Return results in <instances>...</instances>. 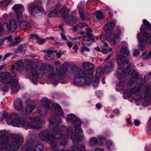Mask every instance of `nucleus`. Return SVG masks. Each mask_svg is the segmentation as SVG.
<instances>
[{
	"label": "nucleus",
	"instance_id": "1",
	"mask_svg": "<svg viewBox=\"0 0 151 151\" xmlns=\"http://www.w3.org/2000/svg\"><path fill=\"white\" fill-rule=\"evenodd\" d=\"M54 120L51 118L49 120V127L50 132L48 130L44 129L39 135V138L50 144L51 148L55 149L56 147L58 140L65 139L69 137L73 133L72 128L64 126H58L62 122V120L58 116H55Z\"/></svg>",
	"mask_w": 151,
	"mask_h": 151
},
{
	"label": "nucleus",
	"instance_id": "2",
	"mask_svg": "<svg viewBox=\"0 0 151 151\" xmlns=\"http://www.w3.org/2000/svg\"><path fill=\"white\" fill-rule=\"evenodd\" d=\"M30 119L33 121L28 123L25 118L20 117L17 114L13 113L7 116L6 121L8 124H12L14 127H22L24 128L28 127L34 129H38L42 127L40 123L42 120H40L39 117L32 116L30 117Z\"/></svg>",
	"mask_w": 151,
	"mask_h": 151
},
{
	"label": "nucleus",
	"instance_id": "3",
	"mask_svg": "<svg viewBox=\"0 0 151 151\" xmlns=\"http://www.w3.org/2000/svg\"><path fill=\"white\" fill-rule=\"evenodd\" d=\"M24 141V139L21 136H16L12 141L9 147V142L8 137L6 135V132L0 130V150L4 151H16L20 145Z\"/></svg>",
	"mask_w": 151,
	"mask_h": 151
},
{
	"label": "nucleus",
	"instance_id": "4",
	"mask_svg": "<svg viewBox=\"0 0 151 151\" xmlns=\"http://www.w3.org/2000/svg\"><path fill=\"white\" fill-rule=\"evenodd\" d=\"M116 59L118 64L116 76L120 80V83H123L125 82L124 78L131 72L130 63L126 58L123 55H118L116 56Z\"/></svg>",
	"mask_w": 151,
	"mask_h": 151
},
{
	"label": "nucleus",
	"instance_id": "5",
	"mask_svg": "<svg viewBox=\"0 0 151 151\" xmlns=\"http://www.w3.org/2000/svg\"><path fill=\"white\" fill-rule=\"evenodd\" d=\"M44 72L49 78L56 82L52 83L55 86L58 84V82L60 80L64 78L66 76L65 71L63 67H59L56 68V72L52 66L48 65L46 66L44 70Z\"/></svg>",
	"mask_w": 151,
	"mask_h": 151
},
{
	"label": "nucleus",
	"instance_id": "6",
	"mask_svg": "<svg viewBox=\"0 0 151 151\" xmlns=\"http://www.w3.org/2000/svg\"><path fill=\"white\" fill-rule=\"evenodd\" d=\"M116 24L114 21H111L108 22L104 26V29L106 32V40L109 42L113 40V44H115L120 40V36L121 32L119 30L116 31L113 33L111 30L114 28Z\"/></svg>",
	"mask_w": 151,
	"mask_h": 151
},
{
	"label": "nucleus",
	"instance_id": "7",
	"mask_svg": "<svg viewBox=\"0 0 151 151\" xmlns=\"http://www.w3.org/2000/svg\"><path fill=\"white\" fill-rule=\"evenodd\" d=\"M12 9L15 12L17 21L19 23V25L21 28L24 29L30 26L29 22L22 20L23 19V13L25 10V8L22 4H16L12 7Z\"/></svg>",
	"mask_w": 151,
	"mask_h": 151
},
{
	"label": "nucleus",
	"instance_id": "8",
	"mask_svg": "<svg viewBox=\"0 0 151 151\" xmlns=\"http://www.w3.org/2000/svg\"><path fill=\"white\" fill-rule=\"evenodd\" d=\"M36 4L34 3L28 5V10L30 14L32 16L38 19L41 17L44 11L41 6L42 2L40 1H35Z\"/></svg>",
	"mask_w": 151,
	"mask_h": 151
},
{
	"label": "nucleus",
	"instance_id": "9",
	"mask_svg": "<svg viewBox=\"0 0 151 151\" xmlns=\"http://www.w3.org/2000/svg\"><path fill=\"white\" fill-rule=\"evenodd\" d=\"M44 65L42 63H37L35 67L31 66L30 68L32 75V81L34 83L37 82L38 78H41L43 75Z\"/></svg>",
	"mask_w": 151,
	"mask_h": 151
},
{
	"label": "nucleus",
	"instance_id": "10",
	"mask_svg": "<svg viewBox=\"0 0 151 151\" xmlns=\"http://www.w3.org/2000/svg\"><path fill=\"white\" fill-rule=\"evenodd\" d=\"M149 84H150V86L148 88H143L140 93H138L137 92L135 93V96H138L140 98H145L144 101L142 103V105L145 106H147L149 105L151 98L150 93V91L151 89V82H150Z\"/></svg>",
	"mask_w": 151,
	"mask_h": 151
},
{
	"label": "nucleus",
	"instance_id": "11",
	"mask_svg": "<svg viewBox=\"0 0 151 151\" xmlns=\"http://www.w3.org/2000/svg\"><path fill=\"white\" fill-rule=\"evenodd\" d=\"M86 73L82 69H78L75 72L74 81L75 85L81 86L87 84L85 79Z\"/></svg>",
	"mask_w": 151,
	"mask_h": 151
},
{
	"label": "nucleus",
	"instance_id": "12",
	"mask_svg": "<svg viewBox=\"0 0 151 151\" xmlns=\"http://www.w3.org/2000/svg\"><path fill=\"white\" fill-rule=\"evenodd\" d=\"M145 84V80L142 79H141L138 85H136L135 87L132 89L126 90L125 92L124 96L128 98L133 94H135V92H137V93H140L142 89L144 87Z\"/></svg>",
	"mask_w": 151,
	"mask_h": 151
},
{
	"label": "nucleus",
	"instance_id": "13",
	"mask_svg": "<svg viewBox=\"0 0 151 151\" xmlns=\"http://www.w3.org/2000/svg\"><path fill=\"white\" fill-rule=\"evenodd\" d=\"M34 135H30L27 137L26 144L25 145L27 147L28 149L30 150L31 149L32 151H41L43 149V145L41 144H39L36 145L35 148V143L33 142Z\"/></svg>",
	"mask_w": 151,
	"mask_h": 151
},
{
	"label": "nucleus",
	"instance_id": "14",
	"mask_svg": "<svg viewBox=\"0 0 151 151\" xmlns=\"http://www.w3.org/2000/svg\"><path fill=\"white\" fill-rule=\"evenodd\" d=\"M44 103H47L49 109H50L52 113L54 114L63 116V110L61 108L60 105L58 104L53 105L51 102L48 101L47 98H45L43 100Z\"/></svg>",
	"mask_w": 151,
	"mask_h": 151
},
{
	"label": "nucleus",
	"instance_id": "15",
	"mask_svg": "<svg viewBox=\"0 0 151 151\" xmlns=\"http://www.w3.org/2000/svg\"><path fill=\"white\" fill-rule=\"evenodd\" d=\"M45 98H44L42 99L41 102V104L37 108L38 112L42 115H46L47 113L48 109H49L47 103H44V102L42 101Z\"/></svg>",
	"mask_w": 151,
	"mask_h": 151
},
{
	"label": "nucleus",
	"instance_id": "16",
	"mask_svg": "<svg viewBox=\"0 0 151 151\" xmlns=\"http://www.w3.org/2000/svg\"><path fill=\"white\" fill-rule=\"evenodd\" d=\"M102 68L101 67H98L96 70V74L94 76L95 80L93 82V86H96L99 82V78L101 74Z\"/></svg>",
	"mask_w": 151,
	"mask_h": 151
},
{
	"label": "nucleus",
	"instance_id": "17",
	"mask_svg": "<svg viewBox=\"0 0 151 151\" xmlns=\"http://www.w3.org/2000/svg\"><path fill=\"white\" fill-rule=\"evenodd\" d=\"M56 50H48L46 51V54L44 56V58L46 60H51L54 58V55L53 54V52H57Z\"/></svg>",
	"mask_w": 151,
	"mask_h": 151
},
{
	"label": "nucleus",
	"instance_id": "18",
	"mask_svg": "<svg viewBox=\"0 0 151 151\" xmlns=\"http://www.w3.org/2000/svg\"><path fill=\"white\" fill-rule=\"evenodd\" d=\"M83 136L82 134L80 136L78 134H74L71 136V139L73 144L74 145H77L78 143L81 140L83 139Z\"/></svg>",
	"mask_w": 151,
	"mask_h": 151
},
{
	"label": "nucleus",
	"instance_id": "19",
	"mask_svg": "<svg viewBox=\"0 0 151 151\" xmlns=\"http://www.w3.org/2000/svg\"><path fill=\"white\" fill-rule=\"evenodd\" d=\"M139 76L138 73L134 72L132 73V77L130 78V80L128 82V85L130 86L134 83L137 80Z\"/></svg>",
	"mask_w": 151,
	"mask_h": 151
},
{
	"label": "nucleus",
	"instance_id": "20",
	"mask_svg": "<svg viewBox=\"0 0 151 151\" xmlns=\"http://www.w3.org/2000/svg\"><path fill=\"white\" fill-rule=\"evenodd\" d=\"M92 17L93 20L98 21L103 19L104 18V16L101 12L97 11L93 12Z\"/></svg>",
	"mask_w": 151,
	"mask_h": 151
},
{
	"label": "nucleus",
	"instance_id": "21",
	"mask_svg": "<svg viewBox=\"0 0 151 151\" xmlns=\"http://www.w3.org/2000/svg\"><path fill=\"white\" fill-rule=\"evenodd\" d=\"M114 67V63L111 61H109L106 63L105 66L104 70L106 72H109L112 71Z\"/></svg>",
	"mask_w": 151,
	"mask_h": 151
},
{
	"label": "nucleus",
	"instance_id": "22",
	"mask_svg": "<svg viewBox=\"0 0 151 151\" xmlns=\"http://www.w3.org/2000/svg\"><path fill=\"white\" fill-rule=\"evenodd\" d=\"M17 65L16 71L17 72H21L24 69V62L21 60L16 61L15 62Z\"/></svg>",
	"mask_w": 151,
	"mask_h": 151
},
{
	"label": "nucleus",
	"instance_id": "23",
	"mask_svg": "<svg viewBox=\"0 0 151 151\" xmlns=\"http://www.w3.org/2000/svg\"><path fill=\"white\" fill-rule=\"evenodd\" d=\"M9 76L8 73L1 72L0 73V82L2 83H5L6 84V79Z\"/></svg>",
	"mask_w": 151,
	"mask_h": 151
},
{
	"label": "nucleus",
	"instance_id": "24",
	"mask_svg": "<svg viewBox=\"0 0 151 151\" xmlns=\"http://www.w3.org/2000/svg\"><path fill=\"white\" fill-rule=\"evenodd\" d=\"M15 109L18 110H22L23 109L22 102L21 99H17L14 103Z\"/></svg>",
	"mask_w": 151,
	"mask_h": 151
},
{
	"label": "nucleus",
	"instance_id": "25",
	"mask_svg": "<svg viewBox=\"0 0 151 151\" xmlns=\"http://www.w3.org/2000/svg\"><path fill=\"white\" fill-rule=\"evenodd\" d=\"M9 27L10 31L13 32L17 28V24L16 20L14 19H11L9 22Z\"/></svg>",
	"mask_w": 151,
	"mask_h": 151
},
{
	"label": "nucleus",
	"instance_id": "26",
	"mask_svg": "<svg viewBox=\"0 0 151 151\" xmlns=\"http://www.w3.org/2000/svg\"><path fill=\"white\" fill-rule=\"evenodd\" d=\"M82 67L85 70L90 71L93 70V65L90 63L86 62L82 64Z\"/></svg>",
	"mask_w": 151,
	"mask_h": 151
},
{
	"label": "nucleus",
	"instance_id": "27",
	"mask_svg": "<svg viewBox=\"0 0 151 151\" xmlns=\"http://www.w3.org/2000/svg\"><path fill=\"white\" fill-rule=\"evenodd\" d=\"M9 24L7 23H3L0 27V31H2L5 33H8V32L10 31Z\"/></svg>",
	"mask_w": 151,
	"mask_h": 151
},
{
	"label": "nucleus",
	"instance_id": "28",
	"mask_svg": "<svg viewBox=\"0 0 151 151\" xmlns=\"http://www.w3.org/2000/svg\"><path fill=\"white\" fill-rule=\"evenodd\" d=\"M77 20L76 17L73 16H69L65 20V22L68 24H72L76 22Z\"/></svg>",
	"mask_w": 151,
	"mask_h": 151
},
{
	"label": "nucleus",
	"instance_id": "29",
	"mask_svg": "<svg viewBox=\"0 0 151 151\" xmlns=\"http://www.w3.org/2000/svg\"><path fill=\"white\" fill-rule=\"evenodd\" d=\"M14 40L15 41V42L12 41L9 44V47H11L17 45L22 41L21 37L19 36L16 37L14 38Z\"/></svg>",
	"mask_w": 151,
	"mask_h": 151
},
{
	"label": "nucleus",
	"instance_id": "30",
	"mask_svg": "<svg viewBox=\"0 0 151 151\" xmlns=\"http://www.w3.org/2000/svg\"><path fill=\"white\" fill-rule=\"evenodd\" d=\"M70 150L71 151H86L85 147L83 145L81 146L80 148L75 146H73L70 148Z\"/></svg>",
	"mask_w": 151,
	"mask_h": 151
},
{
	"label": "nucleus",
	"instance_id": "31",
	"mask_svg": "<svg viewBox=\"0 0 151 151\" xmlns=\"http://www.w3.org/2000/svg\"><path fill=\"white\" fill-rule=\"evenodd\" d=\"M81 120L80 119L76 117L73 121L71 124L72 126L74 127H76L81 125Z\"/></svg>",
	"mask_w": 151,
	"mask_h": 151
},
{
	"label": "nucleus",
	"instance_id": "32",
	"mask_svg": "<svg viewBox=\"0 0 151 151\" xmlns=\"http://www.w3.org/2000/svg\"><path fill=\"white\" fill-rule=\"evenodd\" d=\"M69 10L66 7H63L61 10V15L63 19L65 18L68 14Z\"/></svg>",
	"mask_w": 151,
	"mask_h": 151
},
{
	"label": "nucleus",
	"instance_id": "33",
	"mask_svg": "<svg viewBox=\"0 0 151 151\" xmlns=\"http://www.w3.org/2000/svg\"><path fill=\"white\" fill-rule=\"evenodd\" d=\"M121 53L124 55H128L130 53L128 47L125 45L123 46L121 50Z\"/></svg>",
	"mask_w": 151,
	"mask_h": 151
},
{
	"label": "nucleus",
	"instance_id": "34",
	"mask_svg": "<svg viewBox=\"0 0 151 151\" xmlns=\"http://www.w3.org/2000/svg\"><path fill=\"white\" fill-rule=\"evenodd\" d=\"M35 106L33 104H30L27 107L26 111L27 114H30L35 108Z\"/></svg>",
	"mask_w": 151,
	"mask_h": 151
},
{
	"label": "nucleus",
	"instance_id": "35",
	"mask_svg": "<svg viewBox=\"0 0 151 151\" xmlns=\"http://www.w3.org/2000/svg\"><path fill=\"white\" fill-rule=\"evenodd\" d=\"M89 145L92 146H94L97 145L98 144V141L95 137H92L91 138L89 141Z\"/></svg>",
	"mask_w": 151,
	"mask_h": 151
},
{
	"label": "nucleus",
	"instance_id": "36",
	"mask_svg": "<svg viewBox=\"0 0 151 151\" xmlns=\"http://www.w3.org/2000/svg\"><path fill=\"white\" fill-rule=\"evenodd\" d=\"M82 45L83 47H81V52L82 53H83V52L85 51H86L87 52H89L90 51L89 48L85 46V45H89L90 44L83 42L82 43Z\"/></svg>",
	"mask_w": 151,
	"mask_h": 151
},
{
	"label": "nucleus",
	"instance_id": "37",
	"mask_svg": "<svg viewBox=\"0 0 151 151\" xmlns=\"http://www.w3.org/2000/svg\"><path fill=\"white\" fill-rule=\"evenodd\" d=\"M59 12V10L58 9H56L51 11L49 14V17H51L57 16H58V14Z\"/></svg>",
	"mask_w": 151,
	"mask_h": 151
},
{
	"label": "nucleus",
	"instance_id": "38",
	"mask_svg": "<svg viewBox=\"0 0 151 151\" xmlns=\"http://www.w3.org/2000/svg\"><path fill=\"white\" fill-rule=\"evenodd\" d=\"M26 45L25 44H21L18 46V49L21 53L24 54L26 50Z\"/></svg>",
	"mask_w": 151,
	"mask_h": 151
},
{
	"label": "nucleus",
	"instance_id": "39",
	"mask_svg": "<svg viewBox=\"0 0 151 151\" xmlns=\"http://www.w3.org/2000/svg\"><path fill=\"white\" fill-rule=\"evenodd\" d=\"M98 144L101 145H103L106 143V140L105 137L101 136L98 137Z\"/></svg>",
	"mask_w": 151,
	"mask_h": 151
},
{
	"label": "nucleus",
	"instance_id": "40",
	"mask_svg": "<svg viewBox=\"0 0 151 151\" xmlns=\"http://www.w3.org/2000/svg\"><path fill=\"white\" fill-rule=\"evenodd\" d=\"M18 81L17 79H13L9 82H7L6 84H10L12 87H14L17 86L18 84Z\"/></svg>",
	"mask_w": 151,
	"mask_h": 151
},
{
	"label": "nucleus",
	"instance_id": "41",
	"mask_svg": "<svg viewBox=\"0 0 151 151\" xmlns=\"http://www.w3.org/2000/svg\"><path fill=\"white\" fill-rule=\"evenodd\" d=\"M75 117V115L73 114H68L66 118V121L67 123H69L71 122L72 119L74 118V119L76 118Z\"/></svg>",
	"mask_w": 151,
	"mask_h": 151
},
{
	"label": "nucleus",
	"instance_id": "42",
	"mask_svg": "<svg viewBox=\"0 0 151 151\" xmlns=\"http://www.w3.org/2000/svg\"><path fill=\"white\" fill-rule=\"evenodd\" d=\"M151 78V72H149L148 73V75L147 76H146V75H145L144 76V79L141 78V79L140 80L142 79H144L145 80V81L146 79H147L148 78ZM150 82H149L147 84V86H145L146 82H145V86L144 87V88H148L150 86V84H149V83Z\"/></svg>",
	"mask_w": 151,
	"mask_h": 151
},
{
	"label": "nucleus",
	"instance_id": "43",
	"mask_svg": "<svg viewBox=\"0 0 151 151\" xmlns=\"http://www.w3.org/2000/svg\"><path fill=\"white\" fill-rule=\"evenodd\" d=\"M85 5V2L83 1H81L77 6V9L79 11V12H83L84 6Z\"/></svg>",
	"mask_w": 151,
	"mask_h": 151
},
{
	"label": "nucleus",
	"instance_id": "44",
	"mask_svg": "<svg viewBox=\"0 0 151 151\" xmlns=\"http://www.w3.org/2000/svg\"><path fill=\"white\" fill-rule=\"evenodd\" d=\"M11 0H4L0 1V6H1L6 7L10 3Z\"/></svg>",
	"mask_w": 151,
	"mask_h": 151
},
{
	"label": "nucleus",
	"instance_id": "45",
	"mask_svg": "<svg viewBox=\"0 0 151 151\" xmlns=\"http://www.w3.org/2000/svg\"><path fill=\"white\" fill-rule=\"evenodd\" d=\"M107 146L108 149L109 150L113 149L114 147V145L113 142L111 141L107 142Z\"/></svg>",
	"mask_w": 151,
	"mask_h": 151
},
{
	"label": "nucleus",
	"instance_id": "46",
	"mask_svg": "<svg viewBox=\"0 0 151 151\" xmlns=\"http://www.w3.org/2000/svg\"><path fill=\"white\" fill-rule=\"evenodd\" d=\"M79 13H80V16L82 21H84L86 19V17H88V14H87L86 15L85 14L84 12L83 11L81 12H79Z\"/></svg>",
	"mask_w": 151,
	"mask_h": 151
},
{
	"label": "nucleus",
	"instance_id": "47",
	"mask_svg": "<svg viewBox=\"0 0 151 151\" xmlns=\"http://www.w3.org/2000/svg\"><path fill=\"white\" fill-rule=\"evenodd\" d=\"M143 22L144 25L151 30V25L150 22L146 19H144Z\"/></svg>",
	"mask_w": 151,
	"mask_h": 151
},
{
	"label": "nucleus",
	"instance_id": "48",
	"mask_svg": "<svg viewBox=\"0 0 151 151\" xmlns=\"http://www.w3.org/2000/svg\"><path fill=\"white\" fill-rule=\"evenodd\" d=\"M89 71L90 72H87L86 73L85 77H86L87 78H90L93 77V70H90Z\"/></svg>",
	"mask_w": 151,
	"mask_h": 151
},
{
	"label": "nucleus",
	"instance_id": "49",
	"mask_svg": "<svg viewBox=\"0 0 151 151\" xmlns=\"http://www.w3.org/2000/svg\"><path fill=\"white\" fill-rule=\"evenodd\" d=\"M85 37L92 40H94L95 38L94 35L91 33H87V34H86L85 35Z\"/></svg>",
	"mask_w": 151,
	"mask_h": 151
},
{
	"label": "nucleus",
	"instance_id": "50",
	"mask_svg": "<svg viewBox=\"0 0 151 151\" xmlns=\"http://www.w3.org/2000/svg\"><path fill=\"white\" fill-rule=\"evenodd\" d=\"M88 24L84 23H81L78 24V27L81 29H82L83 27H87Z\"/></svg>",
	"mask_w": 151,
	"mask_h": 151
},
{
	"label": "nucleus",
	"instance_id": "51",
	"mask_svg": "<svg viewBox=\"0 0 151 151\" xmlns=\"http://www.w3.org/2000/svg\"><path fill=\"white\" fill-rule=\"evenodd\" d=\"M29 38L30 39H31L32 40H34V39H39V36L36 35L35 34H32V35H31L29 36Z\"/></svg>",
	"mask_w": 151,
	"mask_h": 151
},
{
	"label": "nucleus",
	"instance_id": "52",
	"mask_svg": "<svg viewBox=\"0 0 151 151\" xmlns=\"http://www.w3.org/2000/svg\"><path fill=\"white\" fill-rule=\"evenodd\" d=\"M9 88V86L7 84L5 85L2 88V90L3 91H6Z\"/></svg>",
	"mask_w": 151,
	"mask_h": 151
},
{
	"label": "nucleus",
	"instance_id": "53",
	"mask_svg": "<svg viewBox=\"0 0 151 151\" xmlns=\"http://www.w3.org/2000/svg\"><path fill=\"white\" fill-rule=\"evenodd\" d=\"M83 132V131L81 128L76 129L75 130V133L76 134H82Z\"/></svg>",
	"mask_w": 151,
	"mask_h": 151
},
{
	"label": "nucleus",
	"instance_id": "54",
	"mask_svg": "<svg viewBox=\"0 0 151 151\" xmlns=\"http://www.w3.org/2000/svg\"><path fill=\"white\" fill-rule=\"evenodd\" d=\"M140 54V52L137 49L134 50L133 52V55L135 57L139 55Z\"/></svg>",
	"mask_w": 151,
	"mask_h": 151
},
{
	"label": "nucleus",
	"instance_id": "55",
	"mask_svg": "<svg viewBox=\"0 0 151 151\" xmlns=\"http://www.w3.org/2000/svg\"><path fill=\"white\" fill-rule=\"evenodd\" d=\"M61 39L62 41H66L67 38L65 35L63 33H61Z\"/></svg>",
	"mask_w": 151,
	"mask_h": 151
},
{
	"label": "nucleus",
	"instance_id": "56",
	"mask_svg": "<svg viewBox=\"0 0 151 151\" xmlns=\"http://www.w3.org/2000/svg\"><path fill=\"white\" fill-rule=\"evenodd\" d=\"M143 58L145 60H148L151 58V51L148 52L146 57Z\"/></svg>",
	"mask_w": 151,
	"mask_h": 151
},
{
	"label": "nucleus",
	"instance_id": "57",
	"mask_svg": "<svg viewBox=\"0 0 151 151\" xmlns=\"http://www.w3.org/2000/svg\"><path fill=\"white\" fill-rule=\"evenodd\" d=\"M134 124L135 126H139L140 124V121L139 120L137 119H136L134 121Z\"/></svg>",
	"mask_w": 151,
	"mask_h": 151
},
{
	"label": "nucleus",
	"instance_id": "58",
	"mask_svg": "<svg viewBox=\"0 0 151 151\" xmlns=\"http://www.w3.org/2000/svg\"><path fill=\"white\" fill-rule=\"evenodd\" d=\"M37 42L39 44H42L45 42V40L43 39H39V38L38 39H37Z\"/></svg>",
	"mask_w": 151,
	"mask_h": 151
},
{
	"label": "nucleus",
	"instance_id": "59",
	"mask_svg": "<svg viewBox=\"0 0 151 151\" xmlns=\"http://www.w3.org/2000/svg\"><path fill=\"white\" fill-rule=\"evenodd\" d=\"M66 44L70 48H71L73 45V43L72 42H69L68 41H66Z\"/></svg>",
	"mask_w": 151,
	"mask_h": 151
},
{
	"label": "nucleus",
	"instance_id": "60",
	"mask_svg": "<svg viewBox=\"0 0 151 151\" xmlns=\"http://www.w3.org/2000/svg\"><path fill=\"white\" fill-rule=\"evenodd\" d=\"M12 54H11L10 53H8L6 54H5L4 55V56L3 58V61H4L8 57L10 56V55Z\"/></svg>",
	"mask_w": 151,
	"mask_h": 151
},
{
	"label": "nucleus",
	"instance_id": "61",
	"mask_svg": "<svg viewBox=\"0 0 151 151\" xmlns=\"http://www.w3.org/2000/svg\"><path fill=\"white\" fill-rule=\"evenodd\" d=\"M61 145H63L64 147H65L66 145V142L65 141H62L60 142Z\"/></svg>",
	"mask_w": 151,
	"mask_h": 151
},
{
	"label": "nucleus",
	"instance_id": "62",
	"mask_svg": "<svg viewBox=\"0 0 151 151\" xmlns=\"http://www.w3.org/2000/svg\"><path fill=\"white\" fill-rule=\"evenodd\" d=\"M92 29L90 28H88L86 29V34L87 33H91L92 32Z\"/></svg>",
	"mask_w": 151,
	"mask_h": 151
},
{
	"label": "nucleus",
	"instance_id": "63",
	"mask_svg": "<svg viewBox=\"0 0 151 151\" xmlns=\"http://www.w3.org/2000/svg\"><path fill=\"white\" fill-rule=\"evenodd\" d=\"M114 113L116 115H118L119 114V111L118 109H115L114 111Z\"/></svg>",
	"mask_w": 151,
	"mask_h": 151
},
{
	"label": "nucleus",
	"instance_id": "64",
	"mask_svg": "<svg viewBox=\"0 0 151 151\" xmlns=\"http://www.w3.org/2000/svg\"><path fill=\"white\" fill-rule=\"evenodd\" d=\"M12 37H13L12 36H9V37H6L5 38H4V40H8L9 41H10L12 39Z\"/></svg>",
	"mask_w": 151,
	"mask_h": 151
}]
</instances>
